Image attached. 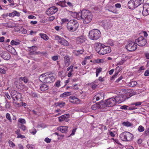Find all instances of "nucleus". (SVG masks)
Masks as SVG:
<instances>
[{
	"label": "nucleus",
	"instance_id": "1",
	"mask_svg": "<svg viewBox=\"0 0 149 149\" xmlns=\"http://www.w3.org/2000/svg\"><path fill=\"white\" fill-rule=\"evenodd\" d=\"M94 47L96 52L101 55L109 53L111 51L110 46H105L100 42L95 43Z\"/></svg>",
	"mask_w": 149,
	"mask_h": 149
},
{
	"label": "nucleus",
	"instance_id": "2",
	"mask_svg": "<svg viewBox=\"0 0 149 149\" xmlns=\"http://www.w3.org/2000/svg\"><path fill=\"white\" fill-rule=\"evenodd\" d=\"M83 20V23L84 24L89 23L92 20L93 15L91 12L88 10H84L81 11L80 17Z\"/></svg>",
	"mask_w": 149,
	"mask_h": 149
},
{
	"label": "nucleus",
	"instance_id": "3",
	"mask_svg": "<svg viewBox=\"0 0 149 149\" xmlns=\"http://www.w3.org/2000/svg\"><path fill=\"white\" fill-rule=\"evenodd\" d=\"M39 79L44 83H50L55 81V77L51 73H46L41 74L39 77Z\"/></svg>",
	"mask_w": 149,
	"mask_h": 149
},
{
	"label": "nucleus",
	"instance_id": "4",
	"mask_svg": "<svg viewBox=\"0 0 149 149\" xmlns=\"http://www.w3.org/2000/svg\"><path fill=\"white\" fill-rule=\"evenodd\" d=\"M79 25V24L77 21L75 19H71L67 23V28L70 31L74 32L77 29Z\"/></svg>",
	"mask_w": 149,
	"mask_h": 149
},
{
	"label": "nucleus",
	"instance_id": "5",
	"mask_svg": "<svg viewBox=\"0 0 149 149\" xmlns=\"http://www.w3.org/2000/svg\"><path fill=\"white\" fill-rule=\"evenodd\" d=\"M101 36V32L98 29H94L89 31V37L91 40H95L99 39Z\"/></svg>",
	"mask_w": 149,
	"mask_h": 149
},
{
	"label": "nucleus",
	"instance_id": "6",
	"mask_svg": "<svg viewBox=\"0 0 149 149\" xmlns=\"http://www.w3.org/2000/svg\"><path fill=\"white\" fill-rule=\"evenodd\" d=\"M133 135L128 132H124L120 135V138L122 141H130L133 139Z\"/></svg>",
	"mask_w": 149,
	"mask_h": 149
},
{
	"label": "nucleus",
	"instance_id": "7",
	"mask_svg": "<svg viewBox=\"0 0 149 149\" xmlns=\"http://www.w3.org/2000/svg\"><path fill=\"white\" fill-rule=\"evenodd\" d=\"M126 49L130 52L134 51L137 48V45L134 42L130 41L125 46Z\"/></svg>",
	"mask_w": 149,
	"mask_h": 149
},
{
	"label": "nucleus",
	"instance_id": "8",
	"mask_svg": "<svg viewBox=\"0 0 149 149\" xmlns=\"http://www.w3.org/2000/svg\"><path fill=\"white\" fill-rule=\"evenodd\" d=\"M135 42L139 46H143L145 45L147 42L146 40L143 37L141 36L136 39Z\"/></svg>",
	"mask_w": 149,
	"mask_h": 149
},
{
	"label": "nucleus",
	"instance_id": "9",
	"mask_svg": "<svg viewBox=\"0 0 149 149\" xmlns=\"http://www.w3.org/2000/svg\"><path fill=\"white\" fill-rule=\"evenodd\" d=\"M56 40H58V42L61 45L65 46H68L69 45L68 42L63 37L57 36L56 37Z\"/></svg>",
	"mask_w": 149,
	"mask_h": 149
},
{
	"label": "nucleus",
	"instance_id": "10",
	"mask_svg": "<svg viewBox=\"0 0 149 149\" xmlns=\"http://www.w3.org/2000/svg\"><path fill=\"white\" fill-rule=\"evenodd\" d=\"M106 104L107 107H112L116 105V100L114 97H111L107 99L106 100Z\"/></svg>",
	"mask_w": 149,
	"mask_h": 149
},
{
	"label": "nucleus",
	"instance_id": "11",
	"mask_svg": "<svg viewBox=\"0 0 149 149\" xmlns=\"http://www.w3.org/2000/svg\"><path fill=\"white\" fill-rule=\"evenodd\" d=\"M128 94L124 95H123L117 96L115 98L116 100V102L118 103H120L121 102L125 100L126 99H127V97Z\"/></svg>",
	"mask_w": 149,
	"mask_h": 149
},
{
	"label": "nucleus",
	"instance_id": "12",
	"mask_svg": "<svg viewBox=\"0 0 149 149\" xmlns=\"http://www.w3.org/2000/svg\"><path fill=\"white\" fill-rule=\"evenodd\" d=\"M58 10V8L56 6H54L49 8L46 12L47 15H51L56 13Z\"/></svg>",
	"mask_w": 149,
	"mask_h": 149
},
{
	"label": "nucleus",
	"instance_id": "13",
	"mask_svg": "<svg viewBox=\"0 0 149 149\" xmlns=\"http://www.w3.org/2000/svg\"><path fill=\"white\" fill-rule=\"evenodd\" d=\"M104 93L103 92H100L97 93L93 97V102L98 101L100 100H103L104 98Z\"/></svg>",
	"mask_w": 149,
	"mask_h": 149
},
{
	"label": "nucleus",
	"instance_id": "14",
	"mask_svg": "<svg viewBox=\"0 0 149 149\" xmlns=\"http://www.w3.org/2000/svg\"><path fill=\"white\" fill-rule=\"evenodd\" d=\"M0 55L1 58L6 60H9L10 57V54L6 51H1Z\"/></svg>",
	"mask_w": 149,
	"mask_h": 149
},
{
	"label": "nucleus",
	"instance_id": "15",
	"mask_svg": "<svg viewBox=\"0 0 149 149\" xmlns=\"http://www.w3.org/2000/svg\"><path fill=\"white\" fill-rule=\"evenodd\" d=\"M142 14L144 16H147L149 14V4H145L143 5Z\"/></svg>",
	"mask_w": 149,
	"mask_h": 149
},
{
	"label": "nucleus",
	"instance_id": "16",
	"mask_svg": "<svg viewBox=\"0 0 149 149\" xmlns=\"http://www.w3.org/2000/svg\"><path fill=\"white\" fill-rule=\"evenodd\" d=\"M69 101L73 104H79L80 103V100L74 96H71L69 97Z\"/></svg>",
	"mask_w": 149,
	"mask_h": 149
},
{
	"label": "nucleus",
	"instance_id": "17",
	"mask_svg": "<svg viewBox=\"0 0 149 149\" xmlns=\"http://www.w3.org/2000/svg\"><path fill=\"white\" fill-rule=\"evenodd\" d=\"M15 85L17 88L21 90L23 89L26 87L23 84L22 82L20 80H19V79L17 80L15 83Z\"/></svg>",
	"mask_w": 149,
	"mask_h": 149
},
{
	"label": "nucleus",
	"instance_id": "18",
	"mask_svg": "<svg viewBox=\"0 0 149 149\" xmlns=\"http://www.w3.org/2000/svg\"><path fill=\"white\" fill-rule=\"evenodd\" d=\"M86 38L84 36H81L76 38V42L78 44H81L85 42Z\"/></svg>",
	"mask_w": 149,
	"mask_h": 149
},
{
	"label": "nucleus",
	"instance_id": "19",
	"mask_svg": "<svg viewBox=\"0 0 149 149\" xmlns=\"http://www.w3.org/2000/svg\"><path fill=\"white\" fill-rule=\"evenodd\" d=\"M99 84L98 80H95L93 82L89 84V85L93 90H95L96 88Z\"/></svg>",
	"mask_w": 149,
	"mask_h": 149
},
{
	"label": "nucleus",
	"instance_id": "20",
	"mask_svg": "<svg viewBox=\"0 0 149 149\" xmlns=\"http://www.w3.org/2000/svg\"><path fill=\"white\" fill-rule=\"evenodd\" d=\"M64 67H67L70 64V58L68 56L66 55L64 57Z\"/></svg>",
	"mask_w": 149,
	"mask_h": 149
},
{
	"label": "nucleus",
	"instance_id": "21",
	"mask_svg": "<svg viewBox=\"0 0 149 149\" xmlns=\"http://www.w3.org/2000/svg\"><path fill=\"white\" fill-rule=\"evenodd\" d=\"M69 117L70 115L69 114H65L58 117L59 121L60 122H62L66 119V121L67 122V119Z\"/></svg>",
	"mask_w": 149,
	"mask_h": 149
},
{
	"label": "nucleus",
	"instance_id": "22",
	"mask_svg": "<svg viewBox=\"0 0 149 149\" xmlns=\"http://www.w3.org/2000/svg\"><path fill=\"white\" fill-rule=\"evenodd\" d=\"M128 6L129 9H133L136 8L134 0H130L128 3Z\"/></svg>",
	"mask_w": 149,
	"mask_h": 149
},
{
	"label": "nucleus",
	"instance_id": "23",
	"mask_svg": "<svg viewBox=\"0 0 149 149\" xmlns=\"http://www.w3.org/2000/svg\"><path fill=\"white\" fill-rule=\"evenodd\" d=\"M68 127L67 126H61L57 128L58 130L60 131L62 133H66L68 131Z\"/></svg>",
	"mask_w": 149,
	"mask_h": 149
},
{
	"label": "nucleus",
	"instance_id": "24",
	"mask_svg": "<svg viewBox=\"0 0 149 149\" xmlns=\"http://www.w3.org/2000/svg\"><path fill=\"white\" fill-rule=\"evenodd\" d=\"M7 68L4 64L0 65V74H5Z\"/></svg>",
	"mask_w": 149,
	"mask_h": 149
},
{
	"label": "nucleus",
	"instance_id": "25",
	"mask_svg": "<svg viewBox=\"0 0 149 149\" xmlns=\"http://www.w3.org/2000/svg\"><path fill=\"white\" fill-rule=\"evenodd\" d=\"M20 43V41L19 40H13L10 42V44L12 46H18Z\"/></svg>",
	"mask_w": 149,
	"mask_h": 149
},
{
	"label": "nucleus",
	"instance_id": "26",
	"mask_svg": "<svg viewBox=\"0 0 149 149\" xmlns=\"http://www.w3.org/2000/svg\"><path fill=\"white\" fill-rule=\"evenodd\" d=\"M71 95V92H65L60 95V97L61 98L65 97Z\"/></svg>",
	"mask_w": 149,
	"mask_h": 149
},
{
	"label": "nucleus",
	"instance_id": "27",
	"mask_svg": "<svg viewBox=\"0 0 149 149\" xmlns=\"http://www.w3.org/2000/svg\"><path fill=\"white\" fill-rule=\"evenodd\" d=\"M136 8L143 3L144 2V0H134Z\"/></svg>",
	"mask_w": 149,
	"mask_h": 149
},
{
	"label": "nucleus",
	"instance_id": "28",
	"mask_svg": "<svg viewBox=\"0 0 149 149\" xmlns=\"http://www.w3.org/2000/svg\"><path fill=\"white\" fill-rule=\"evenodd\" d=\"M137 84V83L136 81H132L127 83V86L129 87H133L136 86Z\"/></svg>",
	"mask_w": 149,
	"mask_h": 149
},
{
	"label": "nucleus",
	"instance_id": "29",
	"mask_svg": "<svg viewBox=\"0 0 149 149\" xmlns=\"http://www.w3.org/2000/svg\"><path fill=\"white\" fill-rule=\"evenodd\" d=\"M104 27L107 29L111 28L112 26L111 23L110 22L105 21L103 24Z\"/></svg>",
	"mask_w": 149,
	"mask_h": 149
},
{
	"label": "nucleus",
	"instance_id": "30",
	"mask_svg": "<svg viewBox=\"0 0 149 149\" xmlns=\"http://www.w3.org/2000/svg\"><path fill=\"white\" fill-rule=\"evenodd\" d=\"M97 104L99 109L104 108L107 107L106 102H102L101 103H98Z\"/></svg>",
	"mask_w": 149,
	"mask_h": 149
},
{
	"label": "nucleus",
	"instance_id": "31",
	"mask_svg": "<svg viewBox=\"0 0 149 149\" xmlns=\"http://www.w3.org/2000/svg\"><path fill=\"white\" fill-rule=\"evenodd\" d=\"M41 90L42 91H44L47 90L48 89V86L45 84H42L40 87Z\"/></svg>",
	"mask_w": 149,
	"mask_h": 149
},
{
	"label": "nucleus",
	"instance_id": "32",
	"mask_svg": "<svg viewBox=\"0 0 149 149\" xmlns=\"http://www.w3.org/2000/svg\"><path fill=\"white\" fill-rule=\"evenodd\" d=\"M19 32L23 34H26L27 33V31L26 29L23 27L19 28L18 30Z\"/></svg>",
	"mask_w": 149,
	"mask_h": 149
},
{
	"label": "nucleus",
	"instance_id": "33",
	"mask_svg": "<svg viewBox=\"0 0 149 149\" xmlns=\"http://www.w3.org/2000/svg\"><path fill=\"white\" fill-rule=\"evenodd\" d=\"M123 67L122 66H119L116 67L115 70V73L118 75L119 72L122 69Z\"/></svg>",
	"mask_w": 149,
	"mask_h": 149
},
{
	"label": "nucleus",
	"instance_id": "34",
	"mask_svg": "<svg viewBox=\"0 0 149 149\" xmlns=\"http://www.w3.org/2000/svg\"><path fill=\"white\" fill-rule=\"evenodd\" d=\"M39 35L42 38L45 40H47L49 39L48 36L45 34L40 33Z\"/></svg>",
	"mask_w": 149,
	"mask_h": 149
},
{
	"label": "nucleus",
	"instance_id": "35",
	"mask_svg": "<svg viewBox=\"0 0 149 149\" xmlns=\"http://www.w3.org/2000/svg\"><path fill=\"white\" fill-rule=\"evenodd\" d=\"M65 103L63 102H59L56 103V106L59 107L61 108L64 107L65 105Z\"/></svg>",
	"mask_w": 149,
	"mask_h": 149
},
{
	"label": "nucleus",
	"instance_id": "36",
	"mask_svg": "<svg viewBox=\"0 0 149 149\" xmlns=\"http://www.w3.org/2000/svg\"><path fill=\"white\" fill-rule=\"evenodd\" d=\"M66 2L65 0L63 1H60L58 3H57V4L58 5L61 6L62 7H66L67 6L66 4Z\"/></svg>",
	"mask_w": 149,
	"mask_h": 149
},
{
	"label": "nucleus",
	"instance_id": "37",
	"mask_svg": "<svg viewBox=\"0 0 149 149\" xmlns=\"http://www.w3.org/2000/svg\"><path fill=\"white\" fill-rule=\"evenodd\" d=\"M122 124L124 126L129 127L130 126H131L132 125V123H130V122H128V121H127L126 122H124L122 123Z\"/></svg>",
	"mask_w": 149,
	"mask_h": 149
},
{
	"label": "nucleus",
	"instance_id": "38",
	"mask_svg": "<svg viewBox=\"0 0 149 149\" xmlns=\"http://www.w3.org/2000/svg\"><path fill=\"white\" fill-rule=\"evenodd\" d=\"M8 47L9 48H10V49L9 50V51L11 53L13 54H15V53H16L15 50V49L11 46L10 45H8Z\"/></svg>",
	"mask_w": 149,
	"mask_h": 149
},
{
	"label": "nucleus",
	"instance_id": "39",
	"mask_svg": "<svg viewBox=\"0 0 149 149\" xmlns=\"http://www.w3.org/2000/svg\"><path fill=\"white\" fill-rule=\"evenodd\" d=\"M19 79V80H20L22 82V81H23L25 83H26L29 81L27 77H21Z\"/></svg>",
	"mask_w": 149,
	"mask_h": 149
},
{
	"label": "nucleus",
	"instance_id": "40",
	"mask_svg": "<svg viewBox=\"0 0 149 149\" xmlns=\"http://www.w3.org/2000/svg\"><path fill=\"white\" fill-rule=\"evenodd\" d=\"M91 109L93 110H95L99 109V107L97 103L95 104L92 105L91 107Z\"/></svg>",
	"mask_w": 149,
	"mask_h": 149
},
{
	"label": "nucleus",
	"instance_id": "41",
	"mask_svg": "<svg viewBox=\"0 0 149 149\" xmlns=\"http://www.w3.org/2000/svg\"><path fill=\"white\" fill-rule=\"evenodd\" d=\"M21 97V94L20 93L18 92L17 94L16 95H15L14 98H13V99L15 100L16 99L17 100H18L19 99H20Z\"/></svg>",
	"mask_w": 149,
	"mask_h": 149
},
{
	"label": "nucleus",
	"instance_id": "42",
	"mask_svg": "<svg viewBox=\"0 0 149 149\" xmlns=\"http://www.w3.org/2000/svg\"><path fill=\"white\" fill-rule=\"evenodd\" d=\"M136 94V93L135 91H134V90L132 91L131 92V93L130 94H127L128 95L127 97V99H128L132 96L135 95Z\"/></svg>",
	"mask_w": 149,
	"mask_h": 149
},
{
	"label": "nucleus",
	"instance_id": "43",
	"mask_svg": "<svg viewBox=\"0 0 149 149\" xmlns=\"http://www.w3.org/2000/svg\"><path fill=\"white\" fill-rule=\"evenodd\" d=\"M114 8V6H111V7L109 8L108 9V10L109 11L111 12L117 14V12L116 10H113V9Z\"/></svg>",
	"mask_w": 149,
	"mask_h": 149
},
{
	"label": "nucleus",
	"instance_id": "44",
	"mask_svg": "<svg viewBox=\"0 0 149 149\" xmlns=\"http://www.w3.org/2000/svg\"><path fill=\"white\" fill-rule=\"evenodd\" d=\"M116 132L113 131H109V134L112 137H114L116 134Z\"/></svg>",
	"mask_w": 149,
	"mask_h": 149
},
{
	"label": "nucleus",
	"instance_id": "45",
	"mask_svg": "<svg viewBox=\"0 0 149 149\" xmlns=\"http://www.w3.org/2000/svg\"><path fill=\"white\" fill-rule=\"evenodd\" d=\"M17 93V92L15 90H12L11 91V95L13 98H14V97H15V95H16Z\"/></svg>",
	"mask_w": 149,
	"mask_h": 149
},
{
	"label": "nucleus",
	"instance_id": "46",
	"mask_svg": "<svg viewBox=\"0 0 149 149\" xmlns=\"http://www.w3.org/2000/svg\"><path fill=\"white\" fill-rule=\"evenodd\" d=\"M6 117L10 122H12V120L10 117V115L8 113H7L6 115Z\"/></svg>",
	"mask_w": 149,
	"mask_h": 149
},
{
	"label": "nucleus",
	"instance_id": "47",
	"mask_svg": "<svg viewBox=\"0 0 149 149\" xmlns=\"http://www.w3.org/2000/svg\"><path fill=\"white\" fill-rule=\"evenodd\" d=\"M138 130L139 132H141L144 131L145 128L141 125H140L138 127Z\"/></svg>",
	"mask_w": 149,
	"mask_h": 149
},
{
	"label": "nucleus",
	"instance_id": "48",
	"mask_svg": "<svg viewBox=\"0 0 149 149\" xmlns=\"http://www.w3.org/2000/svg\"><path fill=\"white\" fill-rule=\"evenodd\" d=\"M29 132L30 133L32 134L33 135H34L36 133L37 131L35 129L33 128V129L30 130Z\"/></svg>",
	"mask_w": 149,
	"mask_h": 149
},
{
	"label": "nucleus",
	"instance_id": "49",
	"mask_svg": "<svg viewBox=\"0 0 149 149\" xmlns=\"http://www.w3.org/2000/svg\"><path fill=\"white\" fill-rule=\"evenodd\" d=\"M9 146L10 147H13L15 146V144L12 141H9L8 142Z\"/></svg>",
	"mask_w": 149,
	"mask_h": 149
},
{
	"label": "nucleus",
	"instance_id": "50",
	"mask_svg": "<svg viewBox=\"0 0 149 149\" xmlns=\"http://www.w3.org/2000/svg\"><path fill=\"white\" fill-rule=\"evenodd\" d=\"M142 103V102H137L133 103L132 104V105H135L136 106H138L140 105Z\"/></svg>",
	"mask_w": 149,
	"mask_h": 149
},
{
	"label": "nucleus",
	"instance_id": "51",
	"mask_svg": "<svg viewBox=\"0 0 149 149\" xmlns=\"http://www.w3.org/2000/svg\"><path fill=\"white\" fill-rule=\"evenodd\" d=\"M18 121L19 122L22 124L25 123H26L25 120L24 119L19 118Z\"/></svg>",
	"mask_w": 149,
	"mask_h": 149
},
{
	"label": "nucleus",
	"instance_id": "52",
	"mask_svg": "<svg viewBox=\"0 0 149 149\" xmlns=\"http://www.w3.org/2000/svg\"><path fill=\"white\" fill-rule=\"evenodd\" d=\"M19 128H20L21 129H22L23 131H24L26 129V127L25 125H24L22 124L21 125L20 127H19Z\"/></svg>",
	"mask_w": 149,
	"mask_h": 149
},
{
	"label": "nucleus",
	"instance_id": "53",
	"mask_svg": "<svg viewBox=\"0 0 149 149\" xmlns=\"http://www.w3.org/2000/svg\"><path fill=\"white\" fill-rule=\"evenodd\" d=\"M128 107L126 105H123L120 107V109H122L127 110Z\"/></svg>",
	"mask_w": 149,
	"mask_h": 149
},
{
	"label": "nucleus",
	"instance_id": "54",
	"mask_svg": "<svg viewBox=\"0 0 149 149\" xmlns=\"http://www.w3.org/2000/svg\"><path fill=\"white\" fill-rule=\"evenodd\" d=\"M77 84L74 85L73 86L71 87V88L72 89L78 90L79 87L77 86Z\"/></svg>",
	"mask_w": 149,
	"mask_h": 149
},
{
	"label": "nucleus",
	"instance_id": "55",
	"mask_svg": "<svg viewBox=\"0 0 149 149\" xmlns=\"http://www.w3.org/2000/svg\"><path fill=\"white\" fill-rule=\"evenodd\" d=\"M99 81H100L101 82H102L104 81V78L102 77H100L98 79H97Z\"/></svg>",
	"mask_w": 149,
	"mask_h": 149
},
{
	"label": "nucleus",
	"instance_id": "56",
	"mask_svg": "<svg viewBox=\"0 0 149 149\" xmlns=\"http://www.w3.org/2000/svg\"><path fill=\"white\" fill-rule=\"evenodd\" d=\"M68 21L69 20L68 19L65 18L62 19H61V21L63 23H64L68 22L69 21Z\"/></svg>",
	"mask_w": 149,
	"mask_h": 149
},
{
	"label": "nucleus",
	"instance_id": "57",
	"mask_svg": "<svg viewBox=\"0 0 149 149\" xmlns=\"http://www.w3.org/2000/svg\"><path fill=\"white\" fill-rule=\"evenodd\" d=\"M45 141L47 143H49L51 141V139L48 137L46 138L45 139Z\"/></svg>",
	"mask_w": 149,
	"mask_h": 149
},
{
	"label": "nucleus",
	"instance_id": "58",
	"mask_svg": "<svg viewBox=\"0 0 149 149\" xmlns=\"http://www.w3.org/2000/svg\"><path fill=\"white\" fill-rule=\"evenodd\" d=\"M52 58L54 61H56L58 59V56H53L52 57Z\"/></svg>",
	"mask_w": 149,
	"mask_h": 149
},
{
	"label": "nucleus",
	"instance_id": "59",
	"mask_svg": "<svg viewBox=\"0 0 149 149\" xmlns=\"http://www.w3.org/2000/svg\"><path fill=\"white\" fill-rule=\"evenodd\" d=\"M60 81H58L55 83L56 86L58 87H59L60 86Z\"/></svg>",
	"mask_w": 149,
	"mask_h": 149
},
{
	"label": "nucleus",
	"instance_id": "60",
	"mask_svg": "<svg viewBox=\"0 0 149 149\" xmlns=\"http://www.w3.org/2000/svg\"><path fill=\"white\" fill-rule=\"evenodd\" d=\"M93 55L92 54L90 56H86L84 58L86 60L87 59H90L92 58L93 57Z\"/></svg>",
	"mask_w": 149,
	"mask_h": 149
},
{
	"label": "nucleus",
	"instance_id": "61",
	"mask_svg": "<svg viewBox=\"0 0 149 149\" xmlns=\"http://www.w3.org/2000/svg\"><path fill=\"white\" fill-rule=\"evenodd\" d=\"M84 51V50L83 49H81L78 50L77 52L79 54H83Z\"/></svg>",
	"mask_w": 149,
	"mask_h": 149
},
{
	"label": "nucleus",
	"instance_id": "62",
	"mask_svg": "<svg viewBox=\"0 0 149 149\" xmlns=\"http://www.w3.org/2000/svg\"><path fill=\"white\" fill-rule=\"evenodd\" d=\"M28 18L29 19H36V18L35 16L32 15H30L28 17Z\"/></svg>",
	"mask_w": 149,
	"mask_h": 149
},
{
	"label": "nucleus",
	"instance_id": "63",
	"mask_svg": "<svg viewBox=\"0 0 149 149\" xmlns=\"http://www.w3.org/2000/svg\"><path fill=\"white\" fill-rule=\"evenodd\" d=\"M17 138H20L21 139H24V138H25L26 137L22 135L21 134H20L19 135H18L17 136Z\"/></svg>",
	"mask_w": 149,
	"mask_h": 149
},
{
	"label": "nucleus",
	"instance_id": "64",
	"mask_svg": "<svg viewBox=\"0 0 149 149\" xmlns=\"http://www.w3.org/2000/svg\"><path fill=\"white\" fill-rule=\"evenodd\" d=\"M26 147L29 149H34V148L33 147V146L29 144H28L26 146Z\"/></svg>",
	"mask_w": 149,
	"mask_h": 149
}]
</instances>
